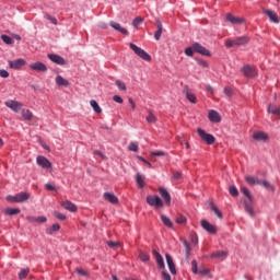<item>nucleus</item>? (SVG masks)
<instances>
[{
  "label": "nucleus",
  "mask_w": 280,
  "mask_h": 280,
  "mask_svg": "<svg viewBox=\"0 0 280 280\" xmlns=\"http://www.w3.org/2000/svg\"><path fill=\"white\" fill-rule=\"evenodd\" d=\"M103 198L107 200V202H110V205H117L119 202V198L113 192H104Z\"/></svg>",
  "instance_id": "obj_18"
},
{
  "label": "nucleus",
  "mask_w": 280,
  "mask_h": 280,
  "mask_svg": "<svg viewBox=\"0 0 280 280\" xmlns=\"http://www.w3.org/2000/svg\"><path fill=\"white\" fill-rule=\"evenodd\" d=\"M246 183H248V185H252V186H254V185H261V180H259V179H257V178H255L253 176H247L246 177Z\"/></svg>",
  "instance_id": "obj_37"
},
{
  "label": "nucleus",
  "mask_w": 280,
  "mask_h": 280,
  "mask_svg": "<svg viewBox=\"0 0 280 280\" xmlns=\"http://www.w3.org/2000/svg\"><path fill=\"white\" fill-rule=\"evenodd\" d=\"M114 102H116L117 104H124V98H121V96L119 95H114L113 96Z\"/></svg>",
  "instance_id": "obj_59"
},
{
  "label": "nucleus",
  "mask_w": 280,
  "mask_h": 280,
  "mask_svg": "<svg viewBox=\"0 0 280 280\" xmlns=\"http://www.w3.org/2000/svg\"><path fill=\"white\" fill-rule=\"evenodd\" d=\"M1 40H3L5 45H14V39L8 35H1Z\"/></svg>",
  "instance_id": "obj_40"
},
{
  "label": "nucleus",
  "mask_w": 280,
  "mask_h": 280,
  "mask_svg": "<svg viewBox=\"0 0 280 280\" xmlns=\"http://www.w3.org/2000/svg\"><path fill=\"white\" fill-rule=\"evenodd\" d=\"M130 49L136 54V56H139V58H142V60H145L147 62H150L152 60V56L148 54L145 50H143L141 47L137 46L133 43L129 44Z\"/></svg>",
  "instance_id": "obj_1"
},
{
  "label": "nucleus",
  "mask_w": 280,
  "mask_h": 280,
  "mask_svg": "<svg viewBox=\"0 0 280 280\" xmlns=\"http://www.w3.org/2000/svg\"><path fill=\"white\" fill-rule=\"evenodd\" d=\"M197 132L202 141H205L208 145H213L215 143V137L211 133H207L205 129L198 128Z\"/></svg>",
  "instance_id": "obj_2"
},
{
  "label": "nucleus",
  "mask_w": 280,
  "mask_h": 280,
  "mask_svg": "<svg viewBox=\"0 0 280 280\" xmlns=\"http://www.w3.org/2000/svg\"><path fill=\"white\" fill-rule=\"evenodd\" d=\"M139 259H141L142 261H150V254L140 250Z\"/></svg>",
  "instance_id": "obj_43"
},
{
  "label": "nucleus",
  "mask_w": 280,
  "mask_h": 280,
  "mask_svg": "<svg viewBox=\"0 0 280 280\" xmlns=\"http://www.w3.org/2000/svg\"><path fill=\"white\" fill-rule=\"evenodd\" d=\"M210 257L214 258V259H226L228 257V254L225 250H218V252H214L210 255Z\"/></svg>",
  "instance_id": "obj_27"
},
{
  "label": "nucleus",
  "mask_w": 280,
  "mask_h": 280,
  "mask_svg": "<svg viewBox=\"0 0 280 280\" xmlns=\"http://www.w3.org/2000/svg\"><path fill=\"white\" fill-rule=\"evenodd\" d=\"M192 49L196 54H200L201 56H211V51L205 46H201L198 42L192 44Z\"/></svg>",
  "instance_id": "obj_9"
},
{
  "label": "nucleus",
  "mask_w": 280,
  "mask_h": 280,
  "mask_svg": "<svg viewBox=\"0 0 280 280\" xmlns=\"http://www.w3.org/2000/svg\"><path fill=\"white\" fill-rule=\"evenodd\" d=\"M153 255L155 257L156 264L161 269H165V260H163V256L161 253L156 252V249L153 250Z\"/></svg>",
  "instance_id": "obj_23"
},
{
  "label": "nucleus",
  "mask_w": 280,
  "mask_h": 280,
  "mask_svg": "<svg viewBox=\"0 0 280 280\" xmlns=\"http://www.w3.org/2000/svg\"><path fill=\"white\" fill-rule=\"evenodd\" d=\"M180 242L185 247L186 259H189V255L191 253V246H189V242H187V240L185 238H182Z\"/></svg>",
  "instance_id": "obj_31"
},
{
  "label": "nucleus",
  "mask_w": 280,
  "mask_h": 280,
  "mask_svg": "<svg viewBox=\"0 0 280 280\" xmlns=\"http://www.w3.org/2000/svg\"><path fill=\"white\" fill-rule=\"evenodd\" d=\"M110 27H113V30H116V32H120V34H124L125 36H128V30L121 27V24L112 21L109 22Z\"/></svg>",
  "instance_id": "obj_21"
},
{
  "label": "nucleus",
  "mask_w": 280,
  "mask_h": 280,
  "mask_svg": "<svg viewBox=\"0 0 280 280\" xmlns=\"http://www.w3.org/2000/svg\"><path fill=\"white\" fill-rule=\"evenodd\" d=\"M28 222H37L38 224H45L47 217H27Z\"/></svg>",
  "instance_id": "obj_28"
},
{
  "label": "nucleus",
  "mask_w": 280,
  "mask_h": 280,
  "mask_svg": "<svg viewBox=\"0 0 280 280\" xmlns=\"http://www.w3.org/2000/svg\"><path fill=\"white\" fill-rule=\"evenodd\" d=\"M253 137L256 141H267L268 140V135L262 131L254 132Z\"/></svg>",
  "instance_id": "obj_26"
},
{
  "label": "nucleus",
  "mask_w": 280,
  "mask_h": 280,
  "mask_svg": "<svg viewBox=\"0 0 280 280\" xmlns=\"http://www.w3.org/2000/svg\"><path fill=\"white\" fill-rule=\"evenodd\" d=\"M28 67L33 71H38L39 73H46V71H47V66L42 61L31 63Z\"/></svg>",
  "instance_id": "obj_11"
},
{
  "label": "nucleus",
  "mask_w": 280,
  "mask_h": 280,
  "mask_svg": "<svg viewBox=\"0 0 280 280\" xmlns=\"http://www.w3.org/2000/svg\"><path fill=\"white\" fill-rule=\"evenodd\" d=\"M60 231V224L55 223L49 229H46L47 235H54V233H58Z\"/></svg>",
  "instance_id": "obj_32"
},
{
  "label": "nucleus",
  "mask_w": 280,
  "mask_h": 280,
  "mask_svg": "<svg viewBox=\"0 0 280 280\" xmlns=\"http://www.w3.org/2000/svg\"><path fill=\"white\" fill-rule=\"evenodd\" d=\"M267 113L276 117V119H280V106L275 104H269L267 107Z\"/></svg>",
  "instance_id": "obj_12"
},
{
  "label": "nucleus",
  "mask_w": 280,
  "mask_h": 280,
  "mask_svg": "<svg viewBox=\"0 0 280 280\" xmlns=\"http://www.w3.org/2000/svg\"><path fill=\"white\" fill-rule=\"evenodd\" d=\"M264 14L268 15L271 23H276V24L279 23V15H277V12L272 10H264Z\"/></svg>",
  "instance_id": "obj_22"
},
{
  "label": "nucleus",
  "mask_w": 280,
  "mask_h": 280,
  "mask_svg": "<svg viewBox=\"0 0 280 280\" xmlns=\"http://www.w3.org/2000/svg\"><path fill=\"white\" fill-rule=\"evenodd\" d=\"M259 185H262V187H265V189H268L269 191H275V186H272V184H270V182L268 180H260Z\"/></svg>",
  "instance_id": "obj_38"
},
{
  "label": "nucleus",
  "mask_w": 280,
  "mask_h": 280,
  "mask_svg": "<svg viewBox=\"0 0 280 280\" xmlns=\"http://www.w3.org/2000/svg\"><path fill=\"white\" fill-rule=\"evenodd\" d=\"M5 215H19L21 213V209L19 208H8L4 210Z\"/></svg>",
  "instance_id": "obj_36"
},
{
  "label": "nucleus",
  "mask_w": 280,
  "mask_h": 280,
  "mask_svg": "<svg viewBox=\"0 0 280 280\" xmlns=\"http://www.w3.org/2000/svg\"><path fill=\"white\" fill-rule=\"evenodd\" d=\"M77 272L81 276V277H86V271H84V269L82 268H78Z\"/></svg>",
  "instance_id": "obj_64"
},
{
  "label": "nucleus",
  "mask_w": 280,
  "mask_h": 280,
  "mask_svg": "<svg viewBox=\"0 0 280 280\" xmlns=\"http://www.w3.org/2000/svg\"><path fill=\"white\" fill-rule=\"evenodd\" d=\"M5 106L8 108H11V110H13L14 113H19V110L23 108V105L16 101H7Z\"/></svg>",
  "instance_id": "obj_16"
},
{
  "label": "nucleus",
  "mask_w": 280,
  "mask_h": 280,
  "mask_svg": "<svg viewBox=\"0 0 280 280\" xmlns=\"http://www.w3.org/2000/svg\"><path fill=\"white\" fill-rule=\"evenodd\" d=\"M46 19L52 23V25H58V20H56V18L49 15V14H46Z\"/></svg>",
  "instance_id": "obj_56"
},
{
  "label": "nucleus",
  "mask_w": 280,
  "mask_h": 280,
  "mask_svg": "<svg viewBox=\"0 0 280 280\" xmlns=\"http://www.w3.org/2000/svg\"><path fill=\"white\" fill-rule=\"evenodd\" d=\"M107 246H109V248H117V246H119V243L113 242V241H108L107 242Z\"/></svg>",
  "instance_id": "obj_62"
},
{
  "label": "nucleus",
  "mask_w": 280,
  "mask_h": 280,
  "mask_svg": "<svg viewBox=\"0 0 280 280\" xmlns=\"http://www.w3.org/2000/svg\"><path fill=\"white\" fill-rule=\"evenodd\" d=\"M36 163L43 170H51V162H49V160L44 155H38L36 158Z\"/></svg>",
  "instance_id": "obj_8"
},
{
  "label": "nucleus",
  "mask_w": 280,
  "mask_h": 280,
  "mask_svg": "<svg viewBox=\"0 0 280 280\" xmlns=\"http://www.w3.org/2000/svg\"><path fill=\"white\" fill-rule=\"evenodd\" d=\"M160 220L163 222L164 226H166L167 229H174V223L172 222L170 217L162 214L160 217Z\"/></svg>",
  "instance_id": "obj_25"
},
{
  "label": "nucleus",
  "mask_w": 280,
  "mask_h": 280,
  "mask_svg": "<svg viewBox=\"0 0 280 280\" xmlns=\"http://www.w3.org/2000/svg\"><path fill=\"white\" fill-rule=\"evenodd\" d=\"M243 45H246V37L245 36L238 37L234 40L228 39L225 42V47L228 49H231V47H243Z\"/></svg>",
  "instance_id": "obj_4"
},
{
  "label": "nucleus",
  "mask_w": 280,
  "mask_h": 280,
  "mask_svg": "<svg viewBox=\"0 0 280 280\" xmlns=\"http://www.w3.org/2000/svg\"><path fill=\"white\" fill-rule=\"evenodd\" d=\"M246 75L247 78H256L257 77V70L253 66H246Z\"/></svg>",
  "instance_id": "obj_30"
},
{
  "label": "nucleus",
  "mask_w": 280,
  "mask_h": 280,
  "mask_svg": "<svg viewBox=\"0 0 280 280\" xmlns=\"http://www.w3.org/2000/svg\"><path fill=\"white\" fill-rule=\"evenodd\" d=\"M162 279L163 280H172V276L167 273L166 271H162Z\"/></svg>",
  "instance_id": "obj_63"
},
{
  "label": "nucleus",
  "mask_w": 280,
  "mask_h": 280,
  "mask_svg": "<svg viewBox=\"0 0 280 280\" xmlns=\"http://www.w3.org/2000/svg\"><path fill=\"white\" fill-rule=\"evenodd\" d=\"M165 258L171 275H176V265L174 264L172 256L170 254H165Z\"/></svg>",
  "instance_id": "obj_17"
},
{
  "label": "nucleus",
  "mask_w": 280,
  "mask_h": 280,
  "mask_svg": "<svg viewBox=\"0 0 280 280\" xmlns=\"http://www.w3.org/2000/svg\"><path fill=\"white\" fill-rule=\"evenodd\" d=\"M176 224H186L187 218L183 214H178L175 219Z\"/></svg>",
  "instance_id": "obj_41"
},
{
  "label": "nucleus",
  "mask_w": 280,
  "mask_h": 280,
  "mask_svg": "<svg viewBox=\"0 0 280 280\" xmlns=\"http://www.w3.org/2000/svg\"><path fill=\"white\" fill-rule=\"evenodd\" d=\"M61 207L66 209V211H71V213H75L78 211V206L75 203L67 200L61 203Z\"/></svg>",
  "instance_id": "obj_20"
},
{
  "label": "nucleus",
  "mask_w": 280,
  "mask_h": 280,
  "mask_svg": "<svg viewBox=\"0 0 280 280\" xmlns=\"http://www.w3.org/2000/svg\"><path fill=\"white\" fill-rule=\"evenodd\" d=\"M159 194L162 198V202L166 205V207H170V205H172V195H170V191H167L164 187H160Z\"/></svg>",
  "instance_id": "obj_5"
},
{
  "label": "nucleus",
  "mask_w": 280,
  "mask_h": 280,
  "mask_svg": "<svg viewBox=\"0 0 280 280\" xmlns=\"http://www.w3.org/2000/svg\"><path fill=\"white\" fill-rule=\"evenodd\" d=\"M158 30L154 33L155 40H161V36L163 34V23H161V20L156 21Z\"/></svg>",
  "instance_id": "obj_24"
},
{
  "label": "nucleus",
  "mask_w": 280,
  "mask_h": 280,
  "mask_svg": "<svg viewBox=\"0 0 280 280\" xmlns=\"http://www.w3.org/2000/svg\"><path fill=\"white\" fill-rule=\"evenodd\" d=\"M90 105L92 106L94 113H96L97 115H100V113H102V107H100V104L97 103V101L91 100Z\"/></svg>",
  "instance_id": "obj_35"
},
{
  "label": "nucleus",
  "mask_w": 280,
  "mask_h": 280,
  "mask_svg": "<svg viewBox=\"0 0 280 280\" xmlns=\"http://www.w3.org/2000/svg\"><path fill=\"white\" fill-rule=\"evenodd\" d=\"M200 224H201V229H203V231H207V233H210V235H215L218 233V228L209 223V221L201 220Z\"/></svg>",
  "instance_id": "obj_6"
},
{
  "label": "nucleus",
  "mask_w": 280,
  "mask_h": 280,
  "mask_svg": "<svg viewBox=\"0 0 280 280\" xmlns=\"http://www.w3.org/2000/svg\"><path fill=\"white\" fill-rule=\"evenodd\" d=\"M5 200L8 202H19V197H18V195H15V196L9 195V196H7Z\"/></svg>",
  "instance_id": "obj_48"
},
{
  "label": "nucleus",
  "mask_w": 280,
  "mask_h": 280,
  "mask_svg": "<svg viewBox=\"0 0 280 280\" xmlns=\"http://www.w3.org/2000/svg\"><path fill=\"white\" fill-rule=\"evenodd\" d=\"M246 212L248 215H250V218H255V215H257V212H255V209H253L250 206L246 207Z\"/></svg>",
  "instance_id": "obj_49"
},
{
  "label": "nucleus",
  "mask_w": 280,
  "mask_h": 280,
  "mask_svg": "<svg viewBox=\"0 0 280 280\" xmlns=\"http://www.w3.org/2000/svg\"><path fill=\"white\" fill-rule=\"evenodd\" d=\"M206 93H208L209 95H213V93H215V91L213 90V86L208 84V85H206Z\"/></svg>",
  "instance_id": "obj_58"
},
{
  "label": "nucleus",
  "mask_w": 280,
  "mask_h": 280,
  "mask_svg": "<svg viewBox=\"0 0 280 280\" xmlns=\"http://www.w3.org/2000/svg\"><path fill=\"white\" fill-rule=\"evenodd\" d=\"M141 23H143V19H141V18H136V19H133V21H132L133 27L140 26Z\"/></svg>",
  "instance_id": "obj_51"
},
{
  "label": "nucleus",
  "mask_w": 280,
  "mask_h": 280,
  "mask_svg": "<svg viewBox=\"0 0 280 280\" xmlns=\"http://www.w3.org/2000/svg\"><path fill=\"white\" fill-rule=\"evenodd\" d=\"M27 275H30V268L21 269L19 272V279L23 280L25 277H27Z\"/></svg>",
  "instance_id": "obj_42"
},
{
  "label": "nucleus",
  "mask_w": 280,
  "mask_h": 280,
  "mask_svg": "<svg viewBox=\"0 0 280 280\" xmlns=\"http://www.w3.org/2000/svg\"><path fill=\"white\" fill-rule=\"evenodd\" d=\"M147 121H148V124H154L156 121V116H154V114H152V112H149Z\"/></svg>",
  "instance_id": "obj_45"
},
{
  "label": "nucleus",
  "mask_w": 280,
  "mask_h": 280,
  "mask_svg": "<svg viewBox=\"0 0 280 280\" xmlns=\"http://www.w3.org/2000/svg\"><path fill=\"white\" fill-rule=\"evenodd\" d=\"M54 215H55V218H57V220H67V215H65L58 211H55Z\"/></svg>",
  "instance_id": "obj_54"
},
{
  "label": "nucleus",
  "mask_w": 280,
  "mask_h": 280,
  "mask_svg": "<svg viewBox=\"0 0 280 280\" xmlns=\"http://www.w3.org/2000/svg\"><path fill=\"white\" fill-rule=\"evenodd\" d=\"M210 209L211 211H213V213L217 215V218L222 219V211H220V209H218V207L213 203H210Z\"/></svg>",
  "instance_id": "obj_39"
},
{
  "label": "nucleus",
  "mask_w": 280,
  "mask_h": 280,
  "mask_svg": "<svg viewBox=\"0 0 280 280\" xmlns=\"http://www.w3.org/2000/svg\"><path fill=\"white\" fill-rule=\"evenodd\" d=\"M57 86H69V80L63 79L62 75L58 74L56 77Z\"/></svg>",
  "instance_id": "obj_29"
},
{
  "label": "nucleus",
  "mask_w": 280,
  "mask_h": 280,
  "mask_svg": "<svg viewBox=\"0 0 280 280\" xmlns=\"http://www.w3.org/2000/svg\"><path fill=\"white\" fill-rule=\"evenodd\" d=\"M191 270H192L194 275H198V261H196V260L191 261Z\"/></svg>",
  "instance_id": "obj_52"
},
{
  "label": "nucleus",
  "mask_w": 280,
  "mask_h": 280,
  "mask_svg": "<svg viewBox=\"0 0 280 280\" xmlns=\"http://www.w3.org/2000/svg\"><path fill=\"white\" fill-rule=\"evenodd\" d=\"M116 86L119 89V91H126V83L122 81L116 80Z\"/></svg>",
  "instance_id": "obj_50"
},
{
  "label": "nucleus",
  "mask_w": 280,
  "mask_h": 280,
  "mask_svg": "<svg viewBox=\"0 0 280 280\" xmlns=\"http://www.w3.org/2000/svg\"><path fill=\"white\" fill-rule=\"evenodd\" d=\"M45 189H47V191H56V186L48 183L45 185Z\"/></svg>",
  "instance_id": "obj_61"
},
{
  "label": "nucleus",
  "mask_w": 280,
  "mask_h": 280,
  "mask_svg": "<svg viewBox=\"0 0 280 280\" xmlns=\"http://www.w3.org/2000/svg\"><path fill=\"white\" fill-rule=\"evenodd\" d=\"M151 156H165V152H163V151H153V152H151Z\"/></svg>",
  "instance_id": "obj_60"
},
{
  "label": "nucleus",
  "mask_w": 280,
  "mask_h": 280,
  "mask_svg": "<svg viewBox=\"0 0 280 280\" xmlns=\"http://www.w3.org/2000/svg\"><path fill=\"white\" fill-rule=\"evenodd\" d=\"M194 44L190 46V47H187L186 49H185V54H186V56H189V57H191V56H194Z\"/></svg>",
  "instance_id": "obj_53"
},
{
  "label": "nucleus",
  "mask_w": 280,
  "mask_h": 280,
  "mask_svg": "<svg viewBox=\"0 0 280 280\" xmlns=\"http://www.w3.org/2000/svg\"><path fill=\"white\" fill-rule=\"evenodd\" d=\"M47 57L49 58V60L51 62H54L55 65H59V66H65L67 65V60H65V58H62L60 55H56V54H48Z\"/></svg>",
  "instance_id": "obj_10"
},
{
  "label": "nucleus",
  "mask_w": 280,
  "mask_h": 280,
  "mask_svg": "<svg viewBox=\"0 0 280 280\" xmlns=\"http://www.w3.org/2000/svg\"><path fill=\"white\" fill-rule=\"evenodd\" d=\"M223 93L225 97H233V89H231V86H225Z\"/></svg>",
  "instance_id": "obj_44"
},
{
  "label": "nucleus",
  "mask_w": 280,
  "mask_h": 280,
  "mask_svg": "<svg viewBox=\"0 0 280 280\" xmlns=\"http://www.w3.org/2000/svg\"><path fill=\"white\" fill-rule=\"evenodd\" d=\"M183 177V173L180 172H173V180H180V178Z\"/></svg>",
  "instance_id": "obj_55"
},
{
  "label": "nucleus",
  "mask_w": 280,
  "mask_h": 280,
  "mask_svg": "<svg viewBox=\"0 0 280 280\" xmlns=\"http://www.w3.org/2000/svg\"><path fill=\"white\" fill-rule=\"evenodd\" d=\"M18 195V202H25L27 200H30V194L25 192V191H21Z\"/></svg>",
  "instance_id": "obj_34"
},
{
  "label": "nucleus",
  "mask_w": 280,
  "mask_h": 280,
  "mask_svg": "<svg viewBox=\"0 0 280 280\" xmlns=\"http://www.w3.org/2000/svg\"><path fill=\"white\" fill-rule=\"evenodd\" d=\"M229 191H230V195L234 196V197L240 195V191L237 190V187H235V186H230Z\"/></svg>",
  "instance_id": "obj_47"
},
{
  "label": "nucleus",
  "mask_w": 280,
  "mask_h": 280,
  "mask_svg": "<svg viewBox=\"0 0 280 280\" xmlns=\"http://www.w3.org/2000/svg\"><path fill=\"white\" fill-rule=\"evenodd\" d=\"M135 182L139 189H143L145 187V176L141 175V173H137L135 175Z\"/></svg>",
  "instance_id": "obj_19"
},
{
  "label": "nucleus",
  "mask_w": 280,
  "mask_h": 280,
  "mask_svg": "<svg viewBox=\"0 0 280 280\" xmlns=\"http://www.w3.org/2000/svg\"><path fill=\"white\" fill-rule=\"evenodd\" d=\"M10 69H14L15 71H19L22 67H25V59L20 58L15 60L9 61Z\"/></svg>",
  "instance_id": "obj_13"
},
{
  "label": "nucleus",
  "mask_w": 280,
  "mask_h": 280,
  "mask_svg": "<svg viewBox=\"0 0 280 280\" xmlns=\"http://www.w3.org/2000/svg\"><path fill=\"white\" fill-rule=\"evenodd\" d=\"M208 119L212 124H220V121H222V116H220V113H218V110L211 109L208 114Z\"/></svg>",
  "instance_id": "obj_14"
},
{
  "label": "nucleus",
  "mask_w": 280,
  "mask_h": 280,
  "mask_svg": "<svg viewBox=\"0 0 280 280\" xmlns=\"http://www.w3.org/2000/svg\"><path fill=\"white\" fill-rule=\"evenodd\" d=\"M147 203H149L150 207H154V209H163V199L159 196H147Z\"/></svg>",
  "instance_id": "obj_3"
},
{
  "label": "nucleus",
  "mask_w": 280,
  "mask_h": 280,
  "mask_svg": "<svg viewBox=\"0 0 280 280\" xmlns=\"http://www.w3.org/2000/svg\"><path fill=\"white\" fill-rule=\"evenodd\" d=\"M0 78H10V72L5 69L0 70Z\"/></svg>",
  "instance_id": "obj_57"
},
{
  "label": "nucleus",
  "mask_w": 280,
  "mask_h": 280,
  "mask_svg": "<svg viewBox=\"0 0 280 280\" xmlns=\"http://www.w3.org/2000/svg\"><path fill=\"white\" fill-rule=\"evenodd\" d=\"M22 117L25 121H32L34 114H32V112L30 109H23Z\"/></svg>",
  "instance_id": "obj_33"
},
{
  "label": "nucleus",
  "mask_w": 280,
  "mask_h": 280,
  "mask_svg": "<svg viewBox=\"0 0 280 280\" xmlns=\"http://www.w3.org/2000/svg\"><path fill=\"white\" fill-rule=\"evenodd\" d=\"M183 93L188 100V102H190V104H196L197 102L196 94L191 93V90H189V85L184 86Z\"/></svg>",
  "instance_id": "obj_15"
},
{
  "label": "nucleus",
  "mask_w": 280,
  "mask_h": 280,
  "mask_svg": "<svg viewBox=\"0 0 280 280\" xmlns=\"http://www.w3.org/2000/svg\"><path fill=\"white\" fill-rule=\"evenodd\" d=\"M130 152H139V144L137 142H131L129 144Z\"/></svg>",
  "instance_id": "obj_46"
},
{
  "label": "nucleus",
  "mask_w": 280,
  "mask_h": 280,
  "mask_svg": "<svg viewBox=\"0 0 280 280\" xmlns=\"http://www.w3.org/2000/svg\"><path fill=\"white\" fill-rule=\"evenodd\" d=\"M225 21L228 23H231V25H242V23L246 22V20L244 18H238V16H235L231 13H228L225 15Z\"/></svg>",
  "instance_id": "obj_7"
}]
</instances>
